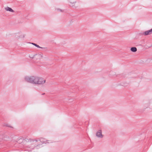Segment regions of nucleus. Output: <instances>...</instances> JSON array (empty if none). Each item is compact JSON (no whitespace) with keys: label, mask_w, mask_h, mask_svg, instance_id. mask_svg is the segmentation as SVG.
<instances>
[{"label":"nucleus","mask_w":152,"mask_h":152,"mask_svg":"<svg viewBox=\"0 0 152 152\" xmlns=\"http://www.w3.org/2000/svg\"><path fill=\"white\" fill-rule=\"evenodd\" d=\"M32 84L43 85L45 83L46 80L42 77L36 76H32Z\"/></svg>","instance_id":"obj_1"},{"label":"nucleus","mask_w":152,"mask_h":152,"mask_svg":"<svg viewBox=\"0 0 152 152\" xmlns=\"http://www.w3.org/2000/svg\"><path fill=\"white\" fill-rule=\"evenodd\" d=\"M32 45H34L37 48H43V47H40L38 45H37V44L34 43H32Z\"/></svg>","instance_id":"obj_10"},{"label":"nucleus","mask_w":152,"mask_h":152,"mask_svg":"<svg viewBox=\"0 0 152 152\" xmlns=\"http://www.w3.org/2000/svg\"><path fill=\"white\" fill-rule=\"evenodd\" d=\"M35 54L34 55V56H29V57L30 58H34L35 57Z\"/></svg>","instance_id":"obj_13"},{"label":"nucleus","mask_w":152,"mask_h":152,"mask_svg":"<svg viewBox=\"0 0 152 152\" xmlns=\"http://www.w3.org/2000/svg\"><path fill=\"white\" fill-rule=\"evenodd\" d=\"M152 34V28L149 30L143 32L142 34L144 36H147Z\"/></svg>","instance_id":"obj_5"},{"label":"nucleus","mask_w":152,"mask_h":152,"mask_svg":"<svg viewBox=\"0 0 152 152\" xmlns=\"http://www.w3.org/2000/svg\"><path fill=\"white\" fill-rule=\"evenodd\" d=\"M34 143H32L31 142L28 143V147L27 149H25L24 151H22L21 152H35L36 149L34 148L33 144Z\"/></svg>","instance_id":"obj_2"},{"label":"nucleus","mask_w":152,"mask_h":152,"mask_svg":"<svg viewBox=\"0 0 152 152\" xmlns=\"http://www.w3.org/2000/svg\"><path fill=\"white\" fill-rule=\"evenodd\" d=\"M43 54L42 53L35 54V56H37V58L38 59L42 58L43 57Z\"/></svg>","instance_id":"obj_6"},{"label":"nucleus","mask_w":152,"mask_h":152,"mask_svg":"<svg viewBox=\"0 0 152 152\" xmlns=\"http://www.w3.org/2000/svg\"><path fill=\"white\" fill-rule=\"evenodd\" d=\"M25 37V35L24 34H22L20 36V37L21 38H24Z\"/></svg>","instance_id":"obj_12"},{"label":"nucleus","mask_w":152,"mask_h":152,"mask_svg":"<svg viewBox=\"0 0 152 152\" xmlns=\"http://www.w3.org/2000/svg\"><path fill=\"white\" fill-rule=\"evenodd\" d=\"M5 10L7 11H9L12 12H14V11L11 8L9 7H7L5 8Z\"/></svg>","instance_id":"obj_7"},{"label":"nucleus","mask_w":152,"mask_h":152,"mask_svg":"<svg viewBox=\"0 0 152 152\" xmlns=\"http://www.w3.org/2000/svg\"><path fill=\"white\" fill-rule=\"evenodd\" d=\"M56 10L58 11H60L61 12H62V10L60 8H56Z\"/></svg>","instance_id":"obj_11"},{"label":"nucleus","mask_w":152,"mask_h":152,"mask_svg":"<svg viewBox=\"0 0 152 152\" xmlns=\"http://www.w3.org/2000/svg\"><path fill=\"white\" fill-rule=\"evenodd\" d=\"M39 140L40 142H41L42 143H49V142H47L48 141L46 140V139L44 138H40Z\"/></svg>","instance_id":"obj_8"},{"label":"nucleus","mask_w":152,"mask_h":152,"mask_svg":"<svg viewBox=\"0 0 152 152\" xmlns=\"http://www.w3.org/2000/svg\"><path fill=\"white\" fill-rule=\"evenodd\" d=\"M131 50L132 52H135L137 51V49L134 47H132L131 48Z\"/></svg>","instance_id":"obj_9"},{"label":"nucleus","mask_w":152,"mask_h":152,"mask_svg":"<svg viewBox=\"0 0 152 152\" xmlns=\"http://www.w3.org/2000/svg\"><path fill=\"white\" fill-rule=\"evenodd\" d=\"M96 136L98 138H103L104 137V135L102 134V130L101 129L98 130L96 132Z\"/></svg>","instance_id":"obj_4"},{"label":"nucleus","mask_w":152,"mask_h":152,"mask_svg":"<svg viewBox=\"0 0 152 152\" xmlns=\"http://www.w3.org/2000/svg\"><path fill=\"white\" fill-rule=\"evenodd\" d=\"M24 79L26 82L32 83V76H26L24 77Z\"/></svg>","instance_id":"obj_3"}]
</instances>
